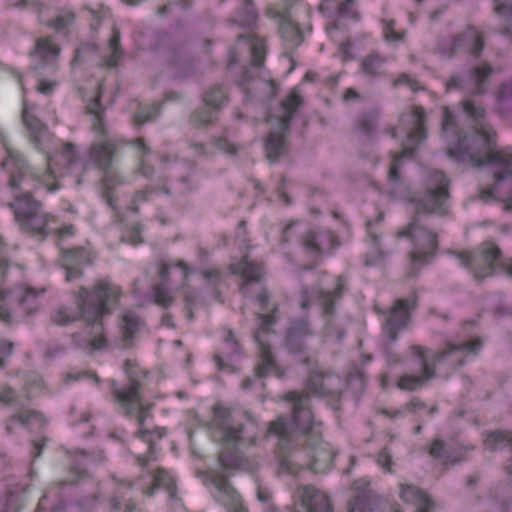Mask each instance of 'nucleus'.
Listing matches in <instances>:
<instances>
[{
  "instance_id": "nucleus-1",
  "label": "nucleus",
  "mask_w": 512,
  "mask_h": 512,
  "mask_svg": "<svg viewBox=\"0 0 512 512\" xmlns=\"http://www.w3.org/2000/svg\"><path fill=\"white\" fill-rule=\"evenodd\" d=\"M282 399L293 404L291 419L279 415L269 422L266 430V437L278 439L274 455L279 473L296 477L306 469L327 472L336 452L322 439L323 424L315 420L308 394L293 390Z\"/></svg>"
},
{
  "instance_id": "nucleus-2",
  "label": "nucleus",
  "mask_w": 512,
  "mask_h": 512,
  "mask_svg": "<svg viewBox=\"0 0 512 512\" xmlns=\"http://www.w3.org/2000/svg\"><path fill=\"white\" fill-rule=\"evenodd\" d=\"M4 146L7 158L1 162L0 166L7 169L10 174L9 187L26 190L9 204L20 228L25 233L41 239L53 233L61 237L73 235V225L58 227L56 217L42 211L41 202L33 199L29 189L33 186L36 190L45 188L48 192L58 190L60 187L58 178L74 173L79 166L76 147L72 143H66L59 152L47 157L45 171L28 174V168L21 154L10 148L7 143H4Z\"/></svg>"
},
{
  "instance_id": "nucleus-3",
  "label": "nucleus",
  "mask_w": 512,
  "mask_h": 512,
  "mask_svg": "<svg viewBox=\"0 0 512 512\" xmlns=\"http://www.w3.org/2000/svg\"><path fill=\"white\" fill-rule=\"evenodd\" d=\"M142 385L132 379L128 385L122 388L113 389L114 402L119 411L127 416H136L137 431L136 437L148 444L147 452L137 456V463L141 467L142 477L135 483L130 481H117L115 478L109 480L108 485L114 489V495L110 499L111 509L118 511L122 508V500L134 489L141 491L144 496L151 497L158 489H165L168 494V501L174 510H185L183 501L177 495L176 479L174 475L162 468L157 467L150 470L149 463L157 460L158 451L152 442L153 438H162L167 430L164 427H156L152 430L145 428L144 424L150 417L151 405L145 404L141 398Z\"/></svg>"
},
{
  "instance_id": "nucleus-4",
  "label": "nucleus",
  "mask_w": 512,
  "mask_h": 512,
  "mask_svg": "<svg viewBox=\"0 0 512 512\" xmlns=\"http://www.w3.org/2000/svg\"><path fill=\"white\" fill-rule=\"evenodd\" d=\"M121 294V288L107 279L97 281L90 289L81 286L74 295L77 307L61 306L53 312L51 319L58 325L83 319V333L72 335L76 347L88 353L105 349L108 342L102 320L118 303Z\"/></svg>"
},
{
  "instance_id": "nucleus-5",
  "label": "nucleus",
  "mask_w": 512,
  "mask_h": 512,
  "mask_svg": "<svg viewBox=\"0 0 512 512\" xmlns=\"http://www.w3.org/2000/svg\"><path fill=\"white\" fill-rule=\"evenodd\" d=\"M449 181L441 171H434L429 175L425 194L418 200L416 216L413 220L400 229L397 237H408L413 243V249L409 253L411 270L416 275L419 269L435 257L438 249V236L419 224L420 213H444V203L449 198Z\"/></svg>"
},
{
  "instance_id": "nucleus-6",
  "label": "nucleus",
  "mask_w": 512,
  "mask_h": 512,
  "mask_svg": "<svg viewBox=\"0 0 512 512\" xmlns=\"http://www.w3.org/2000/svg\"><path fill=\"white\" fill-rule=\"evenodd\" d=\"M212 411L210 427L221 434L222 445L218 456L220 466L226 470H248L250 462L244 456V450L257 444L258 425L254 421L231 425L232 409L221 403L214 404Z\"/></svg>"
},
{
  "instance_id": "nucleus-7",
  "label": "nucleus",
  "mask_w": 512,
  "mask_h": 512,
  "mask_svg": "<svg viewBox=\"0 0 512 512\" xmlns=\"http://www.w3.org/2000/svg\"><path fill=\"white\" fill-rule=\"evenodd\" d=\"M103 94V84L97 85V91L94 98L86 106L87 113L92 115V129L100 136L101 140L94 142L88 152V161L98 169L102 170L104 175L101 183V197L115 213L119 219L117 209V200L115 198L116 187L123 183L119 175L110 172L113 158L118 149V141L109 138L106 134L103 108L101 106V97Z\"/></svg>"
},
{
  "instance_id": "nucleus-8",
  "label": "nucleus",
  "mask_w": 512,
  "mask_h": 512,
  "mask_svg": "<svg viewBox=\"0 0 512 512\" xmlns=\"http://www.w3.org/2000/svg\"><path fill=\"white\" fill-rule=\"evenodd\" d=\"M447 154L458 162L467 158L474 168L492 164L512 165V157L498 149L497 132L487 123L475 124L469 137L458 133L456 145L448 148Z\"/></svg>"
},
{
  "instance_id": "nucleus-9",
  "label": "nucleus",
  "mask_w": 512,
  "mask_h": 512,
  "mask_svg": "<svg viewBox=\"0 0 512 512\" xmlns=\"http://www.w3.org/2000/svg\"><path fill=\"white\" fill-rule=\"evenodd\" d=\"M96 460L83 450L67 452V475L60 481L50 485L38 502L35 512H90V507L97 501L98 496L85 499L79 503L66 504L62 501L52 505L50 498L58 496L60 488L66 485L79 484L89 477L88 466Z\"/></svg>"
},
{
  "instance_id": "nucleus-10",
  "label": "nucleus",
  "mask_w": 512,
  "mask_h": 512,
  "mask_svg": "<svg viewBox=\"0 0 512 512\" xmlns=\"http://www.w3.org/2000/svg\"><path fill=\"white\" fill-rule=\"evenodd\" d=\"M411 120L413 128L408 132V140L410 146L404 147L400 153H393L392 160L389 167L388 178L395 186V189L390 191L392 197H404L407 195V186L404 184L400 171L406 162L414 158L415 149L417 146L426 139V113L423 107L414 106L412 108Z\"/></svg>"
},
{
  "instance_id": "nucleus-11",
  "label": "nucleus",
  "mask_w": 512,
  "mask_h": 512,
  "mask_svg": "<svg viewBox=\"0 0 512 512\" xmlns=\"http://www.w3.org/2000/svg\"><path fill=\"white\" fill-rule=\"evenodd\" d=\"M303 102L304 98L299 92L298 87H293L288 95L281 101L280 106L283 110V114L277 118L276 128L268 134L264 142V149L269 161H277L284 152L291 121Z\"/></svg>"
},
{
  "instance_id": "nucleus-12",
  "label": "nucleus",
  "mask_w": 512,
  "mask_h": 512,
  "mask_svg": "<svg viewBox=\"0 0 512 512\" xmlns=\"http://www.w3.org/2000/svg\"><path fill=\"white\" fill-rule=\"evenodd\" d=\"M277 311V307H273L268 314H257L260 322L255 331L254 339L258 346L260 361L255 368V374L259 378L269 374H274L277 378H282L285 375V371L274 360L268 340L269 336L274 334L273 326L276 323Z\"/></svg>"
},
{
  "instance_id": "nucleus-13",
  "label": "nucleus",
  "mask_w": 512,
  "mask_h": 512,
  "mask_svg": "<svg viewBox=\"0 0 512 512\" xmlns=\"http://www.w3.org/2000/svg\"><path fill=\"white\" fill-rule=\"evenodd\" d=\"M302 364L308 368L306 389L310 394L319 397H330L335 401L340 400L341 390L328 387L340 382L337 375L324 373L318 367L317 361L312 357H305L302 360Z\"/></svg>"
},
{
  "instance_id": "nucleus-14",
  "label": "nucleus",
  "mask_w": 512,
  "mask_h": 512,
  "mask_svg": "<svg viewBox=\"0 0 512 512\" xmlns=\"http://www.w3.org/2000/svg\"><path fill=\"white\" fill-rule=\"evenodd\" d=\"M345 287V278L337 276L333 290H322L318 287L304 288L301 292L302 309L309 308L314 302L321 307L324 316L330 317L334 313L336 302L341 298Z\"/></svg>"
},
{
  "instance_id": "nucleus-15",
  "label": "nucleus",
  "mask_w": 512,
  "mask_h": 512,
  "mask_svg": "<svg viewBox=\"0 0 512 512\" xmlns=\"http://www.w3.org/2000/svg\"><path fill=\"white\" fill-rule=\"evenodd\" d=\"M228 100L226 89L221 85L212 86L203 97L205 107L191 115V122L195 127H205L211 123L218 114L221 106Z\"/></svg>"
},
{
  "instance_id": "nucleus-16",
  "label": "nucleus",
  "mask_w": 512,
  "mask_h": 512,
  "mask_svg": "<svg viewBox=\"0 0 512 512\" xmlns=\"http://www.w3.org/2000/svg\"><path fill=\"white\" fill-rule=\"evenodd\" d=\"M174 267L179 269L182 284L186 283L190 273V269L184 261H177L173 265H168L164 262L159 264L160 282L154 286L152 296L153 302L163 308L169 307L173 302V296L168 288V283L170 270Z\"/></svg>"
},
{
  "instance_id": "nucleus-17",
  "label": "nucleus",
  "mask_w": 512,
  "mask_h": 512,
  "mask_svg": "<svg viewBox=\"0 0 512 512\" xmlns=\"http://www.w3.org/2000/svg\"><path fill=\"white\" fill-rule=\"evenodd\" d=\"M294 500L301 512H333L330 497L313 485L300 486L294 493Z\"/></svg>"
},
{
  "instance_id": "nucleus-18",
  "label": "nucleus",
  "mask_w": 512,
  "mask_h": 512,
  "mask_svg": "<svg viewBox=\"0 0 512 512\" xmlns=\"http://www.w3.org/2000/svg\"><path fill=\"white\" fill-rule=\"evenodd\" d=\"M416 307V299H397L386 316V334L390 341L397 339L399 331L405 329L411 318V311Z\"/></svg>"
},
{
  "instance_id": "nucleus-19",
  "label": "nucleus",
  "mask_w": 512,
  "mask_h": 512,
  "mask_svg": "<svg viewBox=\"0 0 512 512\" xmlns=\"http://www.w3.org/2000/svg\"><path fill=\"white\" fill-rule=\"evenodd\" d=\"M352 496L348 502V512H376L377 499L367 478H360L351 486Z\"/></svg>"
},
{
  "instance_id": "nucleus-20",
  "label": "nucleus",
  "mask_w": 512,
  "mask_h": 512,
  "mask_svg": "<svg viewBox=\"0 0 512 512\" xmlns=\"http://www.w3.org/2000/svg\"><path fill=\"white\" fill-rule=\"evenodd\" d=\"M93 262V255L89 249L75 247L62 250L61 264L66 270V280L72 281L82 276V269Z\"/></svg>"
},
{
  "instance_id": "nucleus-21",
  "label": "nucleus",
  "mask_w": 512,
  "mask_h": 512,
  "mask_svg": "<svg viewBox=\"0 0 512 512\" xmlns=\"http://www.w3.org/2000/svg\"><path fill=\"white\" fill-rule=\"evenodd\" d=\"M501 255L500 249L493 243H483L477 254L474 255V278L482 281L486 277L493 275L495 262Z\"/></svg>"
},
{
  "instance_id": "nucleus-22",
  "label": "nucleus",
  "mask_w": 512,
  "mask_h": 512,
  "mask_svg": "<svg viewBox=\"0 0 512 512\" xmlns=\"http://www.w3.org/2000/svg\"><path fill=\"white\" fill-rule=\"evenodd\" d=\"M304 249L312 254L320 255L339 246L338 237L330 230H309L302 240Z\"/></svg>"
},
{
  "instance_id": "nucleus-23",
  "label": "nucleus",
  "mask_w": 512,
  "mask_h": 512,
  "mask_svg": "<svg viewBox=\"0 0 512 512\" xmlns=\"http://www.w3.org/2000/svg\"><path fill=\"white\" fill-rule=\"evenodd\" d=\"M414 354L417 355L422 361V371L423 374L421 376L415 375H403L397 386L403 390L414 391L419 387H422L429 380L435 377V364L432 361V364H429L424 355V348L422 346H413L412 347Z\"/></svg>"
},
{
  "instance_id": "nucleus-24",
  "label": "nucleus",
  "mask_w": 512,
  "mask_h": 512,
  "mask_svg": "<svg viewBox=\"0 0 512 512\" xmlns=\"http://www.w3.org/2000/svg\"><path fill=\"white\" fill-rule=\"evenodd\" d=\"M229 271L231 274L237 275L243 280V285L240 288V293L243 296H246L247 293L246 285L250 282H258L264 274L263 267L250 261L247 257L230 264Z\"/></svg>"
},
{
  "instance_id": "nucleus-25",
  "label": "nucleus",
  "mask_w": 512,
  "mask_h": 512,
  "mask_svg": "<svg viewBox=\"0 0 512 512\" xmlns=\"http://www.w3.org/2000/svg\"><path fill=\"white\" fill-rule=\"evenodd\" d=\"M453 39L457 50L467 49L475 58H478L484 49V36L482 32L472 25H468L463 32L453 36Z\"/></svg>"
},
{
  "instance_id": "nucleus-26",
  "label": "nucleus",
  "mask_w": 512,
  "mask_h": 512,
  "mask_svg": "<svg viewBox=\"0 0 512 512\" xmlns=\"http://www.w3.org/2000/svg\"><path fill=\"white\" fill-rule=\"evenodd\" d=\"M312 334L310 325L306 319H295L286 335V346L292 353L304 350L306 338Z\"/></svg>"
},
{
  "instance_id": "nucleus-27",
  "label": "nucleus",
  "mask_w": 512,
  "mask_h": 512,
  "mask_svg": "<svg viewBox=\"0 0 512 512\" xmlns=\"http://www.w3.org/2000/svg\"><path fill=\"white\" fill-rule=\"evenodd\" d=\"M429 455L439 460L445 467L455 465L464 460V454L461 449H457L441 439H434L428 448Z\"/></svg>"
},
{
  "instance_id": "nucleus-28",
  "label": "nucleus",
  "mask_w": 512,
  "mask_h": 512,
  "mask_svg": "<svg viewBox=\"0 0 512 512\" xmlns=\"http://www.w3.org/2000/svg\"><path fill=\"white\" fill-rule=\"evenodd\" d=\"M266 13L268 17L281 22L279 31L283 38L291 40L294 44L301 41L300 29L291 21L290 12L287 9L278 10L273 6H268Z\"/></svg>"
},
{
  "instance_id": "nucleus-29",
  "label": "nucleus",
  "mask_w": 512,
  "mask_h": 512,
  "mask_svg": "<svg viewBox=\"0 0 512 512\" xmlns=\"http://www.w3.org/2000/svg\"><path fill=\"white\" fill-rule=\"evenodd\" d=\"M238 43H244L251 52V66L261 67L264 64L267 45L264 38L257 37L254 34L239 35Z\"/></svg>"
},
{
  "instance_id": "nucleus-30",
  "label": "nucleus",
  "mask_w": 512,
  "mask_h": 512,
  "mask_svg": "<svg viewBox=\"0 0 512 512\" xmlns=\"http://www.w3.org/2000/svg\"><path fill=\"white\" fill-rule=\"evenodd\" d=\"M18 423L31 431L42 430L47 421L43 414L37 411L28 410L19 415L12 416L6 423V430L8 433L12 432V424Z\"/></svg>"
},
{
  "instance_id": "nucleus-31",
  "label": "nucleus",
  "mask_w": 512,
  "mask_h": 512,
  "mask_svg": "<svg viewBox=\"0 0 512 512\" xmlns=\"http://www.w3.org/2000/svg\"><path fill=\"white\" fill-rule=\"evenodd\" d=\"M492 73L493 68L488 63L472 67L469 70V77L473 81V88L470 91L471 96H479L487 91L486 83Z\"/></svg>"
},
{
  "instance_id": "nucleus-32",
  "label": "nucleus",
  "mask_w": 512,
  "mask_h": 512,
  "mask_svg": "<svg viewBox=\"0 0 512 512\" xmlns=\"http://www.w3.org/2000/svg\"><path fill=\"white\" fill-rule=\"evenodd\" d=\"M483 446L490 452H494L505 447H509L512 451V432L507 430H494L487 432Z\"/></svg>"
},
{
  "instance_id": "nucleus-33",
  "label": "nucleus",
  "mask_w": 512,
  "mask_h": 512,
  "mask_svg": "<svg viewBox=\"0 0 512 512\" xmlns=\"http://www.w3.org/2000/svg\"><path fill=\"white\" fill-rule=\"evenodd\" d=\"M111 54L103 58L101 66L104 68H115L118 66L123 51L120 44V32L116 27H113L112 34L108 42Z\"/></svg>"
},
{
  "instance_id": "nucleus-34",
  "label": "nucleus",
  "mask_w": 512,
  "mask_h": 512,
  "mask_svg": "<svg viewBox=\"0 0 512 512\" xmlns=\"http://www.w3.org/2000/svg\"><path fill=\"white\" fill-rule=\"evenodd\" d=\"M35 53L44 62H54L59 56L60 47L51 37H41L36 41Z\"/></svg>"
},
{
  "instance_id": "nucleus-35",
  "label": "nucleus",
  "mask_w": 512,
  "mask_h": 512,
  "mask_svg": "<svg viewBox=\"0 0 512 512\" xmlns=\"http://www.w3.org/2000/svg\"><path fill=\"white\" fill-rule=\"evenodd\" d=\"M23 123L29 131L30 139L34 145L40 149V141L46 133V126L36 117L31 115L26 109L22 114Z\"/></svg>"
},
{
  "instance_id": "nucleus-36",
  "label": "nucleus",
  "mask_w": 512,
  "mask_h": 512,
  "mask_svg": "<svg viewBox=\"0 0 512 512\" xmlns=\"http://www.w3.org/2000/svg\"><path fill=\"white\" fill-rule=\"evenodd\" d=\"M141 324V320L136 314L132 312H125L122 315L120 323L123 340L126 342L133 340L136 333L139 331Z\"/></svg>"
},
{
  "instance_id": "nucleus-37",
  "label": "nucleus",
  "mask_w": 512,
  "mask_h": 512,
  "mask_svg": "<svg viewBox=\"0 0 512 512\" xmlns=\"http://www.w3.org/2000/svg\"><path fill=\"white\" fill-rule=\"evenodd\" d=\"M481 346H482V340L480 338H475L472 341H467L460 345H455V344L449 343V344H447L446 349L439 351L433 355V362L439 363L443 359H445L449 354L459 351V350H463V349H467L472 353H476L480 349Z\"/></svg>"
},
{
  "instance_id": "nucleus-38",
  "label": "nucleus",
  "mask_w": 512,
  "mask_h": 512,
  "mask_svg": "<svg viewBox=\"0 0 512 512\" xmlns=\"http://www.w3.org/2000/svg\"><path fill=\"white\" fill-rule=\"evenodd\" d=\"M382 218L383 212H379L375 220H368L366 223V231L370 240V244L379 256L382 255V251L380 249V239L383 232Z\"/></svg>"
},
{
  "instance_id": "nucleus-39",
  "label": "nucleus",
  "mask_w": 512,
  "mask_h": 512,
  "mask_svg": "<svg viewBox=\"0 0 512 512\" xmlns=\"http://www.w3.org/2000/svg\"><path fill=\"white\" fill-rule=\"evenodd\" d=\"M26 496L25 488H15L8 491L5 496L4 507L1 512H20Z\"/></svg>"
},
{
  "instance_id": "nucleus-40",
  "label": "nucleus",
  "mask_w": 512,
  "mask_h": 512,
  "mask_svg": "<svg viewBox=\"0 0 512 512\" xmlns=\"http://www.w3.org/2000/svg\"><path fill=\"white\" fill-rule=\"evenodd\" d=\"M257 21V13L252 0H243L242 9L237 13L234 22L244 26L251 27Z\"/></svg>"
},
{
  "instance_id": "nucleus-41",
  "label": "nucleus",
  "mask_w": 512,
  "mask_h": 512,
  "mask_svg": "<svg viewBox=\"0 0 512 512\" xmlns=\"http://www.w3.org/2000/svg\"><path fill=\"white\" fill-rule=\"evenodd\" d=\"M28 400L45 393L47 390L42 377L37 373H31L26 379L24 388Z\"/></svg>"
},
{
  "instance_id": "nucleus-42",
  "label": "nucleus",
  "mask_w": 512,
  "mask_h": 512,
  "mask_svg": "<svg viewBox=\"0 0 512 512\" xmlns=\"http://www.w3.org/2000/svg\"><path fill=\"white\" fill-rule=\"evenodd\" d=\"M131 146H133L138 155L141 157V163L139 167V172L144 177H150L153 174V168L149 167L144 162V157L149 155L151 150L144 142L143 138H136L130 142Z\"/></svg>"
},
{
  "instance_id": "nucleus-43",
  "label": "nucleus",
  "mask_w": 512,
  "mask_h": 512,
  "mask_svg": "<svg viewBox=\"0 0 512 512\" xmlns=\"http://www.w3.org/2000/svg\"><path fill=\"white\" fill-rule=\"evenodd\" d=\"M383 60L378 54H369L361 62V72L367 76L373 77L381 72Z\"/></svg>"
},
{
  "instance_id": "nucleus-44",
  "label": "nucleus",
  "mask_w": 512,
  "mask_h": 512,
  "mask_svg": "<svg viewBox=\"0 0 512 512\" xmlns=\"http://www.w3.org/2000/svg\"><path fill=\"white\" fill-rule=\"evenodd\" d=\"M460 105L462 111L473 121L479 122L485 118L486 110L482 104L471 99H466L462 100Z\"/></svg>"
},
{
  "instance_id": "nucleus-45",
  "label": "nucleus",
  "mask_w": 512,
  "mask_h": 512,
  "mask_svg": "<svg viewBox=\"0 0 512 512\" xmlns=\"http://www.w3.org/2000/svg\"><path fill=\"white\" fill-rule=\"evenodd\" d=\"M75 21V14L70 10H65L54 19L47 22L46 25L56 32H62L69 28Z\"/></svg>"
},
{
  "instance_id": "nucleus-46",
  "label": "nucleus",
  "mask_w": 512,
  "mask_h": 512,
  "mask_svg": "<svg viewBox=\"0 0 512 512\" xmlns=\"http://www.w3.org/2000/svg\"><path fill=\"white\" fill-rule=\"evenodd\" d=\"M497 102L498 108L502 113L512 110V81L500 86Z\"/></svg>"
},
{
  "instance_id": "nucleus-47",
  "label": "nucleus",
  "mask_w": 512,
  "mask_h": 512,
  "mask_svg": "<svg viewBox=\"0 0 512 512\" xmlns=\"http://www.w3.org/2000/svg\"><path fill=\"white\" fill-rule=\"evenodd\" d=\"M160 112V105L152 104L146 107H142L134 115V123L137 126L143 125L144 123L156 118Z\"/></svg>"
},
{
  "instance_id": "nucleus-48",
  "label": "nucleus",
  "mask_w": 512,
  "mask_h": 512,
  "mask_svg": "<svg viewBox=\"0 0 512 512\" xmlns=\"http://www.w3.org/2000/svg\"><path fill=\"white\" fill-rule=\"evenodd\" d=\"M423 492L415 486H402L400 497L408 503L416 504L417 501H425L423 498Z\"/></svg>"
},
{
  "instance_id": "nucleus-49",
  "label": "nucleus",
  "mask_w": 512,
  "mask_h": 512,
  "mask_svg": "<svg viewBox=\"0 0 512 512\" xmlns=\"http://www.w3.org/2000/svg\"><path fill=\"white\" fill-rule=\"evenodd\" d=\"M337 12L342 18H349L353 20H358L359 18L354 0H344L341 2L338 6Z\"/></svg>"
},
{
  "instance_id": "nucleus-50",
  "label": "nucleus",
  "mask_w": 512,
  "mask_h": 512,
  "mask_svg": "<svg viewBox=\"0 0 512 512\" xmlns=\"http://www.w3.org/2000/svg\"><path fill=\"white\" fill-rule=\"evenodd\" d=\"M377 117L375 114H365L358 121V128L361 132L369 135L375 128Z\"/></svg>"
},
{
  "instance_id": "nucleus-51",
  "label": "nucleus",
  "mask_w": 512,
  "mask_h": 512,
  "mask_svg": "<svg viewBox=\"0 0 512 512\" xmlns=\"http://www.w3.org/2000/svg\"><path fill=\"white\" fill-rule=\"evenodd\" d=\"M141 231V225L136 223L131 227L129 232L123 234L122 240L132 245L140 244L142 243Z\"/></svg>"
},
{
  "instance_id": "nucleus-52",
  "label": "nucleus",
  "mask_w": 512,
  "mask_h": 512,
  "mask_svg": "<svg viewBox=\"0 0 512 512\" xmlns=\"http://www.w3.org/2000/svg\"><path fill=\"white\" fill-rule=\"evenodd\" d=\"M494 11L506 21L512 20V4L502 0H494Z\"/></svg>"
},
{
  "instance_id": "nucleus-53",
  "label": "nucleus",
  "mask_w": 512,
  "mask_h": 512,
  "mask_svg": "<svg viewBox=\"0 0 512 512\" xmlns=\"http://www.w3.org/2000/svg\"><path fill=\"white\" fill-rule=\"evenodd\" d=\"M404 36L405 32L403 30H397L393 20L386 22V40L401 41L403 40Z\"/></svg>"
},
{
  "instance_id": "nucleus-54",
  "label": "nucleus",
  "mask_w": 512,
  "mask_h": 512,
  "mask_svg": "<svg viewBox=\"0 0 512 512\" xmlns=\"http://www.w3.org/2000/svg\"><path fill=\"white\" fill-rule=\"evenodd\" d=\"M338 54L342 62H349L354 60L352 53V45L350 41H344L338 45Z\"/></svg>"
},
{
  "instance_id": "nucleus-55",
  "label": "nucleus",
  "mask_w": 512,
  "mask_h": 512,
  "mask_svg": "<svg viewBox=\"0 0 512 512\" xmlns=\"http://www.w3.org/2000/svg\"><path fill=\"white\" fill-rule=\"evenodd\" d=\"M439 53L447 58H452L455 56L457 52V47L455 46L454 39L451 41H443L438 45Z\"/></svg>"
},
{
  "instance_id": "nucleus-56",
  "label": "nucleus",
  "mask_w": 512,
  "mask_h": 512,
  "mask_svg": "<svg viewBox=\"0 0 512 512\" xmlns=\"http://www.w3.org/2000/svg\"><path fill=\"white\" fill-rule=\"evenodd\" d=\"M456 125L454 115L447 106L443 107V117L441 121L442 132H446L448 129L453 128Z\"/></svg>"
},
{
  "instance_id": "nucleus-57",
  "label": "nucleus",
  "mask_w": 512,
  "mask_h": 512,
  "mask_svg": "<svg viewBox=\"0 0 512 512\" xmlns=\"http://www.w3.org/2000/svg\"><path fill=\"white\" fill-rule=\"evenodd\" d=\"M215 147L224 153L234 155L236 153V147L233 143L227 141L224 138H218L214 142Z\"/></svg>"
},
{
  "instance_id": "nucleus-58",
  "label": "nucleus",
  "mask_w": 512,
  "mask_h": 512,
  "mask_svg": "<svg viewBox=\"0 0 512 512\" xmlns=\"http://www.w3.org/2000/svg\"><path fill=\"white\" fill-rule=\"evenodd\" d=\"M423 498L425 501L416 502V512H433L434 502L432 499L425 492H423Z\"/></svg>"
},
{
  "instance_id": "nucleus-59",
  "label": "nucleus",
  "mask_w": 512,
  "mask_h": 512,
  "mask_svg": "<svg viewBox=\"0 0 512 512\" xmlns=\"http://www.w3.org/2000/svg\"><path fill=\"white\" fill-rule=\"evenodd\" d=\"M447 91L451 89L463 90L465 89V80L460 75H452L446 83Z\"/></svg>"
},
{
  "instance_id": "nucleus-60",
  "label": "nucleus",
  "mask_w": 512,
  "mask_h": 512,
  "mask_svg": "<svg viewBox=\"0 0 512 512\" xmlns=\"http://www.w3.org/2000/svg\"><path fill=\"white\" fill-rule=\"evenodd\" d=\"M213 483L220 493H228L231 488L225 476H216L213 479Z\"/></svg>"
},
{
  "instance_id": "nucleus-61",
  "label": "nucleus",
  "mask_w": 512,
  "mask_h": 512,
  "mask_svg": "<svg viewBox=\"0 0 512 512\" xmlns=\"http://www.w3.org/2000/svg\"><path fill=\"white\" fill-rule=\"evenodd\" d=\"M15 400V391L11 388H3L0 391V403L1 404H11Z\"/></svg>"
},
{
  "instance_id": "nucleus-62",
  "label": "nucleus",
  "mask_w": 512,
  "mask_h": 512,
  "mask_svg": "<svg viewBox=\"0 0 512 512\" xmlns=\"http://www.w3.org/2000/svg\"><path fill=\"white\" fill-rule=\"evenodd\" d=\"M13 344L6 340L0 339V365L3 364L4 359L12 352Z\"/></svg>"
},
{
  "instance_id": "nucleus-63",
  "label": "nucleus",
  "mask_w": 512,
  "mask_h": 512,
  "mask_svg": "<svg viewBox=\"0 0 512 512\" xmlns=\"http://www.w3.org/2000/svg\"><path fill=\"white\" fill-rule=\"evenodd\" d=\"M400 83L407 84L413 92H416L419 89L418 82L416 80L409 78L408 75H401L398 79L394 81V85H398Z\"/></svg>"
},
{
  "instance_id": "nucleus-64",
  "label": "nucleus",
  "mask_w": 512,
  "mask_h": 512,
  "mask_svg": "<svg viewBox=\"0 0 512 512\" xmlns=\"http://www.w3.org/2000/svg\"><path fill=\"white\" fill-rule=\"evenodd\" d=\"M286 183H287V179L285 177H283L281 180V183L277 187V192H278L279 198L284 202V204L289 205L291 203V200L285 191Z\"/></svg>"
}]
</instances>
